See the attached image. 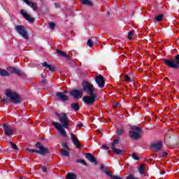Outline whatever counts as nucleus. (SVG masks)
<instances>
[{
    "label": "nucleus",
    "instance_id": "09e8293b",
    "mask_svg": "<svg viewBox=\"0 0 179 179\" xmlns=\"http://www.w3.org/2000/svg\"><path fill=\"white\" fill-rule=\"evenodd\" d=\"M55 8H59V3H55Z\"/></svg>",
    "mask_w": 179,
    "mask_h": 179
},
{
    "label": "nucleus",
    "instance_id": "de8ad7c7",
    "mask_svg": "<svg viewBox=\"0 0 179 179\" xmlns=\"http://www.w3.org/2000/svg\"><path fill=\"white\" fill-rule=\"evenodd\" d=\"M77 127H78L79 128H82V127H83V124H82V123L78 124Z\"/></svg>",
    "mask_w": 179,
    "mask_h": 179
},
{
    "label": "nucleus",
    "instance_id": "2f4dec72",
    "mask_svg": "<svg viewBox=\"0 0 179 179\" xmlns=\"http://www.w3.org/2000/svg\"><path fill=\"white\" fill-rule=\"evenodd\" d=\"M27 150L29 153H37V150H33V149L27 148Z\"/></svg>",
    "mask_w": 179,
    "mask_h": 179
},
{
    "label": "nucleus",
    "instance_id": "5fc2aeb1",
    "mask_svg": "<svg viewBox=\"0 0 179 179\" xmlns=\"http://www.w3.org/2000/svg\"><path fill=\"white\" fill-rule=\"evenodd\" d=\"M41 2H43V0H41Z\"/></svg>",
    "mask_w": 179,
    "mask_h": 179
},
{
    "label": "nucleus",
    "instance_id": "f3484780",
    "mask_svg": "<svg viewBox=\"0 0 179 179\" xmlns=\"http://www.w3.org/2000/svg\"><path fill=\"white\" fill-rule=\"evenodd\" d=\"M106 175L108 176V177H110V179H123L124 178L122 177V176L119 175V176H115V175H113V173H111L110 171H105Z\"/></svg>",
    "mask_w": 179,
    "mask_h": 179
},
{
    "label": "nucleus",
    "instance_id": "864d4df0",
    "mask_svg": "<svg viewBox=\"0 0 179 179\" xmlns=\"http://www.w3.org/2000/svg\"><path fill=\"white\" fill-rule=\"evenodd\" d=\"M62 93H63V94H65V93H67V92H66V91H64Z\"/></svg>",
    "mask_w": 179,
    "mask_h": 179
},
{
    "label": "nucleus",
    "instance_id": "79ce46f5",
    "mask_svg": "<svg viewBox=\"0 0 179 179\" xmlns=\"http://www.w3.org/2000/svg\"><path fill=\"white\" fill-rule=\"evenodd\" d=\"M1 102L3 103L4 104H8V100H6L5 99H2Z\"/></svg>",
    "mask_w": 179,
    "mask_h": 179
},
{
    "label": "nucleus",
    "instance_id": "ddd939ff",
    "mask_svg": "<svg viewBox=\"0 0 179 179\" xmlns=\"http://www.w3.org/2000/svg\"><path fill=\"white\" fill-rule=\"evenodd\" d=\"M3 128L4 129L5 134L7 136H10L12 134H13V129L6 124L3 125Z\"/></svg>",
    "mask_w": 179,
    "mask_h": 179
},
{
    "label": "nucleus",
    "instance_id": "9d476101",
    "mask_svg": "<svg viewBox=\"0 0 179 179\" xmlns=\"http://www.w3.org/2000/svg\"><path fill=\"white\" fill-rule=\"evenodd\" d=\"M8 72L10 73H15V75H18V76H23L24 73L19 69H16L15 67H8L7 68Z\"/></svg>",
    "mask_w": 179,
    "mask_h": 179
},
{
    "label": "nucleus",
    "instance_id": "5701e85b",
    "mask_svg": "<svg viewBox=\"0 0 179 179\" xmlns=\"http://www.w3.org/2000/svg\"><path fill=\"white\" fill-rule=\"evenodd\" d=\"M112 150L114 152V153H116V155H122L124 153L122 150L117 149L114 147H112Z\"/></svg>",
    "mask_w": 179,
    "mask_h": 179
},
{
    "label": "nucleus",
    "instance_id": "6ab92c4d",
    "mask_svg": "<svg viewBox=\"0 0 179 179\" xmlns=\"http://www.w3.org/2000/svg\"><path fill=\"white\" fill-rule=\"evenodd\" d=\"M56 54H57V55H59L60 57H62L63 58H69V55L68 54L58 49L56 50Z\"/></svg>",
    "mask_w": 179,
    "mask_h": 179
},
{
    "label": "nucleus",
    "instance_id": "3c124183",
    "mask_svg": "<svg viewBox=\"0 0 179 179\" xmlns=\"http://www.w3.org/2000/svg\"><path fill=\"white\" fill-rule=\"evenodd\" d=\"M164 173H165L164 171H161L160 172L161 176H163V174H164Z\"/></svg>",
    "mask_w": 179,
    "mask_h": 179
},
{
    "label": "nucleus",
    "instance_id": "8fccbe9b",
    "mask_svg": "<svg viewBox=\"0 0 179 179\" xmlns=\"http://www.w3.org/2000/svg\"><path fill=\"white\" fill-rule=\"evenodd\" d=\"M100 169H101V170H104V166H103V165H101Z\"/></svg>",
    "mask_w": 179,
    "mask_h": 179
},
{
    "label": "nucleus",
    "instance_id": "0eeeda50",
    "mask_svg": "<svg viewBox=\"0 0 179 179\" xmlns=\"http://www.w3.org/2000/svg\"><path fill=\"white\" fill-rule=\"evenodd\" d=\"M36 148L39 150H37L36 153L38 155H45L50 153L48 151V148L44 147L41 143H36Z\"/></svg>",
    "mask_w": 179,
    "mask_h": 179
},
{
    "label": "nucleus",
    "instance_id": "f704fd0d",
    "mask_svg": "<svg viewBox=\"0 0 179 179\" xmlns=\"http://www.w3.org/2000/svg\"><path fill=\"white\" fill-rule=\"evenodd\" d=\"M131 157H133V159L134 160H139V157H138V155H136V154H135V153H133Z\"/></svg>",
    "mask_w": 179,
    "mask_h": 179
},
{
    "label": "nucleus",
    "instance_id": "a878e982",
    "mask_svg": "<svg viewBox=\"0 0 179 179\" xmlns=\"http://www.w3.org/2000/svg\"><path fill=\"white\" fill-rule=\"evenodd\" d=\"M164 16V15L163 14H159L158 15L155 16V20H157V22H162Z\"/></svg>",
    "mask_w": 179,
    "mask_h": 179
},
{
    "label": "nucleus",
    "instance_id": "cd10ccee",
    "mask_svg": "<svg viewBox=\"0 0 179 179\" xmlns=\"http://www.w3.org/2000/svg\"><path fill=\"white\" fill-rule=\"evenodd\" d=\"M62 156H66V157H69V152L66 150H62Z\"/></svg>",
    "mask_w": 179,
    "mask_h": 179
},
{
    "label": "nucleus",
    "instance_id": "7c9ffc66",
    "mask_svg": "<svg viewBox=\"0 0 179 179\" xmlns=\"http://www.w3.org/2000/svg\"><path fill=\"white\" fill-rule=\"evenodd\" d=\"M10 145L12 146V148L14 150H17V146L16 145V144H15L12 142H10Z\"/></svg>",
    "mask_w": 179,
    "mask_h": 179
},
{
    "label": "nucleus",
    "instance_id": "49530a36",
    "mask_svg": "<svg viewBox=\"0 0 179 179\" xmlns=\"http://www.w3.org/2000/svg\"><path fill=\"white\" fill-rule=\"evenodd\" d=\"M62 146H63V148H68V144H66V143H64L62 144Z\"/></svg>",
    "mask_w": 179,
    "mask_h": 179
},
{
    "label": "nucleus",
    "instance_id": "4be33fe9",
    "mask_svg": "<svg viewBox=\"0 0 179 179\" xmlns=\"http://www.w3.org/2000/svg\"><path fill=\"white\" fill-rule=\"evenodd\" d=\"M78 178V175L73 173H69L66 175V179H76Z\"/></svg>",
    "mask_w": 179,
    "mask_h": 179
},
{
    "label": "nucleus",
    "instance_id": "f03ea898",
    "mask_svg": "<svg viewBox=\"0 0 179 179\" xmlns=\"http://www.w3.org/2000/svg\"><path fill=\"white\" fill-rule=\"evenodd\" d=\"M56 115L58 117L59 120L62 124L56 122H52V125L56 128V129H57L58 132L62 136H63V138H66L67 134L65 129H69V120L68 119V115H66L65 113H62L61 114L56 113Z\"/></svg>",
    "mask_w": 179,
    "mask_h": 179
},
{
    "label": "nucleus",
    "instance_id": "c9c22d12",
    "mask_svg": "<svg viewBox=\"0 0 179 179\" xmlns=\"http://www.w3.org/2000/svg\"><path fill=\"white\" fill-rule=\"evenodd\" d=\"M169 153L167 152H162V155H160V157H167Z\"/></svg>",
    "mask_w": 179,
    "mask_h": 179
},
{
    "label": "nucleus",
    "instance_id": "4468645a",
    "mask_svg": "<svg viewBox=\"0 0 179 179\" xmlns=\"http://www.w3.org/2000/svg\"><path fill=\"white\" fill-rule=\"evenodd\" d=\"M85 156L86 159L89 160V162H90L91 163H94V164H97V160H96V157H94V156H93L92 154L85 153Z\"/></svg>",
    "mask_w": 179,
    "mask_h": 179
},
{
    "label": "nucleus",
    "instance_id": "b1692460",
    "mask_svg": "<svg viewBox=\"0 0 179 179\" xmlns=\"http://www.w3.org/2000/svg\"><path fill=\"white\" fill-rule=\"evenodd\" d=\"M71 108H73V110L75 111H79V110H80V108L79 107V103H72Z\"/></svg>",
    "mask_w": 179,
    "mask_h": 179
},
{
    "label": "nucleus",
    "instance_id": "393cba45",
    "mask_svg": "<svg viewBox=\"0 0 179 179\" xmlns=\"http://www.w3.org/2000/svg\"><path fill=\"white\" fill-rule=\"evenodd\" d=\"M0 76H9V73L4 69H0Z\"/></svg>",
    "mask_w": 179,
    "mask_h": 179
},
{
    "label": "nucleus",
    "instance_id": "f257e3e1",
    "mask_svg": "<svg viewBox=\"0 0 179 179\" xmlns=\"http://www.w3.org/2000/svg\"><path fill=\"white\" fill-rule=\"evenodd\" d=\"M83 90L90 94V96H83V100L85 104H94L97 99V89L94 87L93 84L84 81L82 83Z\"/></svg>",
    "mask_w": 179,
    "mask_h": 179
},
{
    "label": "nucleus",
    "instance_id": "4c0bfd02",
    "mask_svg": "<svg viewBox=\"0 0 179 179\" xmlns=\"http://www.w3.org/2000/svg\"><path fill=\"white\" fill-rule=\"evenodd\" d=\"M119 106H120V103L118 102H115L113 103L114 108H117V107H118Z\"/></svg>",
    "mask_w": 179,
    "mask_h": 179
},
{
    "label": "nucleus",
    "instance_id": "603ef678",
    "mask_svg": "<svg viewBox=\"0 0 179 179\" xmlns=\"http://www.w3.org/2000/svg\"><path fill=\"white\" fill-rule=\"evenodd\" d=\"M27 1H29V0H23V1L25 3H27Z\"/></svg>",
    "mask_w": 179,
    "mask_h": 179
},
{
    "label": "nucleus",
    "instance_id": "aec40b11",
    "mask_svg": "<svg viewBox=\"0 0 179 179\" xmlns=\"http://www.w3.org/2000/svg\"><path fill=\"white\" fill-rule=\"evenodd\" d=\"M27 5H28V6H30L32 9H34V10H37L38 9L37 3H33L30 1H27Z\"/></svg>",
    "mask_w": 179,
    "mask_h": 179
},
{
    "label": "nucleus",
    "instance_id": "e433bc0d",
    "mask_svg": "<svg viewBox=\"0 0 179 179\" xmlns=\"http://www.w3.org/2000/svg\"><path fill=\"white\" fill-rule=\"evenodd\" d=\"M132 36H134V32H132V31L129 32L128 38L129 40H131V38H132Z\"/></svg>",
    "mask_w": 179,
    "mask_h": 179
},
{
    "label": "nucleus",
    "instance_id": "a19ab883",
    "mask_svg": "<svg viewBox=\"0 0 179 179\" xmlns=\"http://www.w3.org/2000/svg\"><path fill=\"white\" fill-rule=\"evenodd\" d=\"M118 143V140H115L114 141H113V145H112V148H114V145H117Z\"/></svg>",
    "mask_w": 179,
    "mask_h": 179
},
{
    "label": "nucleus",
    "instance_id": "c85d7f7f",
    "mask_svg": "<svg viewBox=\"0 0 179 179\" xmlns=\"http://www.w3.org/2000/svg\"><path fill=\"white\" fill-rule=\"evenodd\" d=\"M138 171L141 174H145V169L143 168V165H141L138 168Z\"/></svg>",
    "mask_w": 179,
    "mask_h": 179
},
{
    "label": "nucleus",
    "instance_id": "58836bf2",
    "mask_svg": "<svg viewBox=\"0 0 179 179\" xmlns=\"http://www.w3.org/2000/svg\"><path fill=\"white\" fill-rule=\"evenodd\" d=\"M125 80H126L127 82H131V78H129V76H125Z\"/></svg>",
    "mask_w": 179,
    "mask_h": 179
},
{
    "label": "nucleus",
    "instance_id": "7ed1b4c3",
    "mask_svg": "<svg viewBox=\"0 0 179 179\" xmlns=\"http://www.w3.org/2000/svg\"><path fill=\"white\" fill-rule=\"evenodd\" d=\"M4 94L6 96L7 99L11 101V103H13V104H20V103H22V98L20 97V95L13 90H6Z\"/></svg>",
    "mask_w": 179,
    "mask_h": 179
},
{
    "label": "nucleus",
    "instance_id": "9b49d317",
    "mask_svg": "<svg viewBox=\"0 0 179 179\" xmlns=\"http://www.w3.org/2000/svg\"><path fill=\"white\" fill-rule=\"evenodd\" d=\"M70 94L71 96H73L74 99H82V96H83V92L78 90H74L71 91Z\"/></svg>",
    "mask_w": 179,
    "mask_h": 179
},
{
    "label": "nucleus",
    "instance_id": "c03bdc74",
    "mask_svg": "<svg viewBox=\"0 0 179 179\" xmlns=\"http://www.w3.org/2000/svg\"><path fill=\"white\" fill-rule=\"evenodd\" d=\"M175 59H176L177 62H178V64H179V55H177L175 57Z\"/></svg>",
    "mask_w": 179,
    "mask_h": 179
},
{
    "label": "nucleus",
    "instance_id": "412c9836",
    "mask_svg": "<svg viewBox=\"0 0 179 179\" xmlns=\"http://www.w3.org/2000/svg\"><path fill=\"white\" fill-rule=\"evenodd\" d=\"M97 39L96 38H92V39H89L87 42V45H88V47H93V44H95L96 45L97 42H96Z\"/></svg>",
    "mask_w": 179,
    "mask_h": 179
},
{
    "label": "nucleus",
    "instance_id": "dca6fc26",
    "mask_svg": "<svg viewBox=\"0 0 179 179\" xmlns=\"http://www.w3.org/2000/svg\"><path fill=\"white\" fill-rule=\"evenodd\" d=\"M56 96L59 100H61L62 101H67L69 100V98L66 95H64L62 92H57L56 94Z\"/></svg>",
    "mask_w": 179,
    "mask_h": 179
},
{
    "label": "nucleus",
    "instance_id": "473e14b6",
    "mask_svg": "<svg viewBox=\"0 0 179 179\" xmlns=\"http://www.w3.org/2000/svg\"><path fill=\"white\" fill-rule=\"evenodd\" d=\"M49 26L52 29V30H54V29H55V23L54 22H50Z\"/></svg>",
    "mask_w": 179,
    "mask_h": 179
},
{
    "label": "nucleus",
    "instance_id": "ea45409f",
    "mask_svg": "<svg viewBox=\"0 0 179 179\" xmlns=\"http://www.w3.org/2000/svg\"><path fill=\"white\" fill-rule=\"evenodd\" d=\"M102 149H103L104 150H108L109 148L107 145H102Z\"/></svg>",
    "mask_w": 179,
    "mask_h": 179
},
{
    "label": "nucleus",
    "instance_id": "a211bd4d",
    "mask_svg": "<svg viewBox=\"0 0 179 179\" xmlns=\"http://www.w3.org/2000/svg\"><path fill=\"white\" fill-rule=\"evenodd\" d=\"M42 65L45 68L49 69V71H50V72H54L55 71V67L54 66V65L48 64L47 62H43Z\"/></svg>",
    "mask_w": 179,
    "mask_h": 179
},
{
    "label": "nucleus",
    "instance_id": "f8f14e48",
    "mask_svg": "<svg viewBox=\"0 0 179 179\" xmlns=\"http://www.w3.org/2000/svg\"><path fill=\"white\" fill-rule=\"evenodd\" d=\"M20 13L22 16H23V17H24V19H26V20H27L30 23H33V22H34V18L31 17V16L27 14V13L24 10H21Z\"/></svg>",
    "mask_w": 179,
    "mask_h": 179
},
{
    "label": "nucleus",
    "instance_id": "72a5a7b5",
    "mask_svg": "<svg viewBox=\"0 0 179 179\" xmlns=\"http://www.w3.org/2000/svg\"><path fill=\"white\" fill-rule=\"evenodd\" d=\"M78 163H81V164H83V166H87V164H86V162H85V160H83V159H78Z\"/></svg>",
    "mask_w": 179,
    "mask_h": 179
},
{
    "label": "nucleus",
    "instance_id": "c756f323",
    "mask_svg": "<svg viewBox=\"0 0 179 179\" xmlns=\"http://www.w3.org/2000/svg\"><path fill=\"white\" fill-rule=\"evenodd\" d=\"M117 135L121 136L122 134H124V130L122 129H117Z\"/></svg>",
    "mask_w": 179,
    "mask_h": 179
},
{
    "label": "nucleus",
    "instance_id": "bb28decb",
    "mask_svg": "<svg viewBox=\"0 0 179 179\" xmlns=\"http://www.w3.org/2000/svg\"><path fill=\"white\" fill-rule=\"evenodd\" d=\"M80 1L83 5H92V2L90 1V0H80Z\"/></svg>",
    "mask_w": 179,
    "mask_h": 179
},
{
    "label": "nucleus",
    "instance_id": "6e6d98bb",
    "mask_svg": "<svg viewBox=\"0 0 179 179\" xmlns=\"http://www.w3.org/2000/svg\"><path fill=\"white\" fill-rule=\"evenodd\" d=\"M21 179H23V178H21Z\"/></svg>",
    "mask_w": 179,
    "mask_h": 179
},
{
    "label": "nucleus",
    "instance_id": "39448f33",
    "mask_svg": "<svg viewBox=\"0 0 179 179\" xmlns=\"http://www.w3.org/2000/svg\"><path fill=\"white\" fill-rule=\"evenodd\" d=\"M15 30L20 36H22L23 38L25 40H29V33L27 32V29L23 25H17L15 27Z\"/></svg>",
    "mask_w": 179,
    "mask_h": 179
},
{
    "label": "nucleus",
    "instance_id": "2eb2a0df",
    "mask_svg": "<svg viewBox=\"0 0 179 179\" xmlns=\"http://www.w3.org/2000/svg\"><path fill=\"white\" fill-rule=\"evenodd\" d=\"M162 145H163V143L159 142L152 144L151 147L152 148L153 150H155V152H159V150H162Z\"/></svg>",
    "mask_w": 179,
    "mask_h": 179
},
{
    "label": "nucleus",
    "instance_id": "423d86ee",
    "mask_svg": "<svg viewBox=\"0 0 179 179\" xmlns=\"http://www.w3.org/2000/svg\"><path fill=\"white\" fill-rule=\"evenodd\" d=\"M164 62L166 66L171 68L172 69H178L179 64L176 63V60L164 59Z\"/></svg>",
    "mask_w": 179,
    "mask_h": 179
},
{
    "label": "nucleus",
    "instance_id": "37998d69",
    "mask_svg": "<svg viewBox=\"0 0 179 179\" xmlns=\"http://www.w3.org/2000/svg\"><path fill=\"white\" fill-rule=\"evenodd\" d=\"M42 170H43V173H46V172H47V167L43 166V167H42Z\"/></svg>",
    "mask_w": 179,
    "mask_h": 179
},
{
    "label": "nucleus",
    "instance_id": "20e7f679",
    "mask_svg": "<svg viewBox=\"0 0 179 179\" xmlns=\"http://www.w3.org/2000/svg\"><path fill=\"white\" fill-rule=\"evenodd\" d=\"M131 130L129 131V135L131 139L138 140L141 138V136H142L141 134V132H142V129L136 126H131Z\"/></svg>",
    "mask_w": 179,
    "mask_h": 179
},
{
    "label": "nucleus",
    "instance_id": "1a4fd4ad",
    "mask_svg": "<svg viewBox=\"0 0 179 179\" xmlns=\"http://www.w3.org/2000/svg\"><path fill=\"white\" fill-rule=\"evenodd\" d=\"M70 138L74 145V146H76L77 149H82V146L80 144H79V139L75 136V134L73 133L70 134Z\"/></svg>",
    "mask_w": 179,
    "mask_h": 179
},
{
    "label": "nucleus",
    "instance_id": "6e6552de",
    "mask_svg": "<svg viewBox=\"0 0 179 179\" xmlns=\"http://www.w3.org/2000/svg\"><path fill=\"white\" fill-rule=\"evenodd\" d=\"M95 82L96 85H98L99 87H100V89H103L106 85V83L104 82V78L102 77L101 75L96 76Z\"/></svg>",
    "mask_w": 179,
    "mask_h": 179
},
{
    "label": "nucleus",
    "instance_id": "a18cd8bd",
    "mask_svg": "<svg viewBox=\"0 0 179 179\" xmlns=\"http://www.w3.org/2000/svg\"><path fill=\"white\" fill-rule=\"evenodd\" d=\"M48 83V81H47V80H42V83H43V85H45Z\"/></svg>",
    "mask_w": 179,
    "mask_h": 179
}]
</instances>
